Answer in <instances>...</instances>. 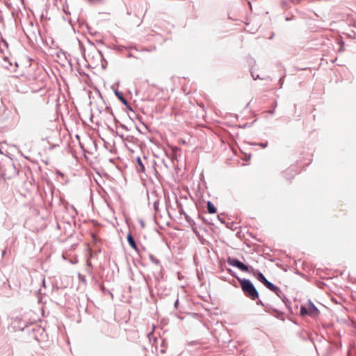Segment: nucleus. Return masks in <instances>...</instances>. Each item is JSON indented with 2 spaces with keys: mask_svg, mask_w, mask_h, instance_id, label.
Returning <instances> with one entry per match:
<instances>
[{
  "mask_svg": "<svg viewBox=\"0 0 356 356\" xmlns=\"http://www.w3.org/2000/svg\"><path fill=\"white\" fill-rule=\"evenodd\" d=\"M113 91H114L115 95L122 102V103L124 106H128V101H127L124 92L122 90H113Z\"/></svg>",
  "mask_w": 356,
  "mask_h": 356,
  "instance_id": "obj_8",
  "label": "nucleus"
},
{
  "mask_svg": "<svg viewBox=\"0 0 356 356\" xmlns=\"http://www.w3.org/2000/svg\"><path fill=\"white\" fill-rule=\"evenodd\" d=\"M184 216L185 217L186 220L189 224H191V225L195 224L194 221L191 218V217L186 213L184 212Z\"/></svg>",
  "mask_w": 356,
  "mask_h": 356,
  "instance_id": "obj_14",
  "label": "nucleus"
},
{
  "mask_svg": "<svg viewBox=\"0 0 356 356\" xmlns=\"http://www.w3.org/2000/svg\"><path fill=\"white\" fill-rule=\"evenodd\" d=\"M136 170L138 172H145V165L143 163L142 159L140 157H138L136 159Z\"/></svg>",
  "mask_w": 356,
  "mask_h": 356,
  "instance_id": "obj_9",
  "label": "nucleus"
},
{
  "mask_svg": "<svg viewBox=\"0 0 356 356\" xmlns=\"http://www.w3.org/2000/svg\"><path fill=\"white\" fill-rule=\"evenodd\" d=\"M78 276H79L80 281H81L83 283H86V277L84 275H81V273H79Z\"/></svg>",
  "mask_w": 356,
  "mask_h": 356,
  "instance_id": "obj_19",
  "label": "nucleus"
},
{
  "mask_svg": "<svg viewBox=\"0 0 356 356\" xmlns=\"http://www.w3.org/2000/svg\"><path fill=\"white\" fill-rule=\"evenodd\" d=\"M277 103L276 101H275L274 104H273V106H274L273 108H275L277 106Z\"/></svg>",
  "mask_w": 356,
  "mask_h": 356,
  "instance_id": "obj_29",
  "label": "nucleus"
},
{
  "mask_svg": "<svg viewBox=\"0 0 356 356\" xmlns=\"http://www.w3.org/2000/svg\"><path fill=\"white\" fill-rule=\"evenodd\" d=\"M264 309L267 312H270L271 311L275 313H280L279 311L276 309L273 308L270 305L266 304L264 306Z\"/></svg>",
  "mask_w": 356,
  "mask_h": 356,
  "instance_id": "obj_12",
  "label": "nucleus"
},
{
  "mask_svg": "<svg viewBox=\"0 0 356 356\" xmlns=\"http://www.w3.org/2000/svg\"><path fill=\"white\" fill-rule=\"evenodd\" d=\"M228 271H229V272L232 275H234L232 273V270L231 269H228Z\"/></svg>",
  "mask_w": 356,
  "mask_h": 356,
  "instance_id": "obj_30",
  "label": "nucleus"
},
{
  "mask_svg": "<svg viewBox=\"0 0 356 356\" xmlns=\"http://www.w3.org/2000/svg\"><path fill=\"white\" fill-rule=\"evenodd\" d=\"M92 95H95L99 99H101L103 102H104L103 97L100 92V90H88V97L91 99Z\"/></svg>",
  "mask_w": 356,
  "mask_h": 356,
  "instance_id": "obj_10",
  "label": "nucleus"
},
{
  "mask_svg": "<svg viewBox=\"0 0 356 356\" xmlns=\"http://www.w3.org/2000/svg\"><path fill=\"white\" fill-rule=\"evenodd\" d=\"M126 92H127V95L130 96V98L133 99V101L134 102H136L137 101L136 98H134L131 90H126Z\"/></svg>",
  "mask_w": 356,
  "mask_h": 356,
  "instance_id": "obj_18",
  "label": "nucleus"
},
{
  "mask_svg": "<svg viewBox=\"0 0 356 356\" xmlns=\"http://www.w3.org/2000/svg\"><path fill=\"white\" fill-rule=\"evenodd\" d=\"M199 218H200L205 224L213 225L208 220V219L205 218L204 216H199Z\"/></svg>",
  "mask_w": 356,
  "mask_h": 356,
  "instance_id": "obj_17",
  "label": "nucleus"
},
{
  "mask_svg": "<svg viewBox=\"0 0 356 356\" xmlns=\"http://www.w3.org/2000/svg\"><path fill=\"white\" fill-rule=\"evenodd\" d=\"M159 202V201H156L154 202V208L156 211L158 210Z\"/></svg>",
  "mask_w": 356,
  "mask_h": 356,
  "instance_id": "obj_22",
  "label": "nucleus"
},
{
  "mask_svg": "<svg viewBox=\"0 0 356 356\" xmlns=\"http://www.w3.org/2000/svg\"><path fill=\"white\" fill-rule=\"evenodd\" d=\"M307 308L308 312L309 313V316H316L319 313L318 309L311 300H309L308 302Z\"/></svg>",
  "mask_w": 356,
  "mask_h": 356,
  "instance_id": "obj_6",
  "label": "nucleus"
},
{
  "mask_svg": "<svg viewBox=\"0 0 356 356\" xmlns=\"http://www.w3.org/2000/svg\"><path fill=\"white\" fill-rule=\"evenodd\" d=\"M270 114L273 115L275 113V108H273L272 110H269L268 111Z\"/></svg>",
  "mask_w": 356,
  "mask_h": 356,
  "instance_id": "obj_26",
  "label": "nucleus"
},
{
  "mask_svg": "<svg viewBox=\"0 0 356 356\" xmlns=\"http://www.w3.org/2000/svg\"><path fill=\"white\" fill-rule=\"evenodd\" d=\"M218 219L220 221L221 223L222 224H225V218L221 217L220 215H218L217 216Z\"/></svg>",
  "mask_w": 356,
  "mask_h": 356,
  "instance_id": "obj_20",
  "label": "nucleus"
},
{
  "mask_svg": "<svg viewBox=\"0 0 356 356\" xmlns=\"http://www.w3.org/2000/svg\"><path fill=\"white\" fill-rule=\"evenodd\" d=\"M139 91H140V90H134V93H135V96H136V97H137V96H138V92H139Z\"/></svg>",
  "mask_w": 356,
  "mask_h": 356,
  "instance_id": "obj_28",
  "label": "nucleus"
},
{
  "mask_svg": "<svg viewBox=\"0 0 356 356\" xmlns=\"http://www.w3.org/2000/svg\"><path fill=\"white\" fill-rule=\"evenodd\" d=\"M127 241H128V243L129 244V245L136 251L138 253H139V250L137 247V245H136V243L133 237V236L131 235V233H129L127 234Z\"/></svg>",
  "mask_w": 356,
  "mask_h": 356,
  "instance_id": "obj_7",
  "label": "nucleus"
},
{
  "mask_svg": "<svg viewBox=\"0 0 356 356\" xmlns=\"http://www.w3.org/2000/svg\"><path fill=\"white\" fill-rule=\"evenodd\" d=\"M257 145H259L260 147H263V148H265V147H266L268 146V142L259 143Z\"/></svg>",
  "mask_w": 356,
  "mask_h": 356,
  "instance_id": "obj_21",
  "label": "nucleus"
},
{
  "mask_svg": "<svg viewBox=\"0 0 356 356\" xmlns=\"http://www.w3.org/2000/svg\"><path fill=\"white\" fill-rule=\"evenodd\" d=\"M207 206L208 212L209 213L213 214L216 212V208L211 202L208 201Z\"/></svg>",
  "mask_w": 356,
  "mask_h": 356,
  "instance_id": "obj_11",
  "label": "nucleus"
},
{
  "mask_svg": "<svg viewBox=\"0 0 356 356\" xmlns=\"http://www.w3.org/2000/svg\"><path fill=\"white\" fill-rule=\"evenodd\" d=\"M202 343L199 341H191L188 343V346L200 345Z\"/></svg>",
  "mask_w": 356,
  "mask_h": 356,
  "instance_id": "obj_16",
  "label": "nucleus"
},
{
  "mask_svg": "<svg viewBox=\"0 0 356 356\" xmlns=\"http://www.w3.org/2000/svg\"><path fill=\"white\" fill-rule=\"evenodd\" d=\"M300 312V314L302 316L309 315V313L308 312V308L306 307L305 306H301Z\"/></svg>",
  "mask_w": 356,
  "mask_h": 356,
  "instance_id": "obj_13",
  "label": "nucleus"
},
{
  "mask_svg": "<svg viewBox=\"0 0 356 356\" xmlns=\"http://www.w3.org/2000/svg\"><path fill=\"white\" fill-rule=\"evenodd\" d=\"M250 268L252 270L251 273L253 274V275L264 285L268 281L263 275V273L259 270H254L252 267H250Z\"/></svg>",
  "mask_w": 356,
  "mask_h": 356,
  "instance_id": "obj_5",
  "label": "nucleus"
},
{
  "mask_svg": "<svg viewBox=\"0 0 356 356\" xmlns=\"http://www.w3.org/2000/svg\"><path fill=\"white\" fill-rule=\"evenodd\" d=\"M264 286L271 291L274 292L280 298L282 299V296H284L280 289L272 282L268 281Z\"/></svg>",
  "mask_w": 356,
  "mask_h": 356,
  "instance_id": "obj_4",
  "label": "nucleus"
},
{
  "mask_svg": "<svg viewBox=\"0 0 356 356\" xmlns=\"http://www.w3.org/2000/svg\"><path fill=\"white\" fill-rule=\"evenodd\" d=\"M174 307L175 309H177L178 307H179V299L177 298V300H175V303H174Z\"/></svg>",
  "mask_w": 356,
  "mask_h": 356,
  "instance_id": "obj_23",
  "label": "nucleus"
},
{
  "mask_svg": "<svg viewBox=\"0 0 356 356\" xmlns=\"http://www.w3.org/2000/svg\"><path fill=\"white\" fill-rule=\"evenodd\" d=\"M227 261L229 265L238 268L243 272H250L249 269L251 266L245 265L236 258L228 257Z\"/></svg>",
  "mask_w": 356,
  "mask_h": 356,
  "instance_id": "obj_2",
  "label": "nucleus"
},
{
  "mask_svg": "<svg viewBox=\"0 0 356 356\" xmlns=\"http://www.w3.org/2000/svg\"><path fill=\"white\" fill-rule=\"evenodd\" d=\"M257 304L259 305H261L264 307V306L266 305V304H264L263 302L260 300H259V298L257 299Z\"/></svg>",
  "mask_w": 356,
  "mask_h": 356,
  "instance_id": "obj_24",
  "label": "nucleus"
},
{
  "mask_svg": "<svg viewBox=\"0 0 356 356\" xmlns=\"http://www.w3.org/2000/svg\"><path fill=\"white\" fill-rule=\"evenodd\" d=\"M149 257L152 263L155 264L156 265L159 264V263H160L159 260L158 259L155 258L152 254H149Z\"/></svg>",
  "mask_w": 356,
  "mask_h": 356,
  "instance_id": "obj_15",
  "label": "nucleus"
},
{
  "mask_svg": "<svg viewBox=\"0 0 356 356\" xmlns=\"http://www.w3.org/2000/svg\"><path fill=\"white\" fill-rule=\"evenodd\" d=\"M126 107H127L129 110H130V111H133V109H132V108H131V105H130L129 103H128V106H126Z\"/></svg>",
  "mask_w": 356,
  "mask_h": 356,
  "instance_id": "obj_27",
  "label": "nucleus"
},
{
  "mask_svg": "<svg viewBox=\"0 0 356 356\" xmlns=\"http://www.w3.org/2000/svg\"><path fill=\"white\" fill-rule=\"evenodd\" d=\"M235 277L240 283L241 289L245 296L252 300H255L259 298V292L250 280L245 278L242 279L236 276Z\"/></svg>",
  "mask_w": 356,
  "mask_h": 356,
  "instance_id": "obj_1",
  "label": "nucleus"
},
{
  "mask_svg": "<svg viewBox=\"0 0 356 356\" xmlns=\"http://www.w3.org/2000/svg\"><path fill=\"white\" fill-rule=\"evenodd\" d=\"M1 65L3 67L8 69V70L13 71V72H15L16 69L17 67V63L16 62H15L13 64V62L11 60H10V59L7 57H5L3 59Z\"/></svg>",
  "mask_w": 356,
  "mask_h": 356,
  "instance_id": "obj_3",
  "label": "nucleus"
},
{
  "mask_svg": "<svg viewBox=\"0 0 356 356\" xmlns=\"http://www.w3.org/2000/svg\"><path fill=\"white\" fill-rule=\"evenodd\" d=\"M178 207H179V211L180 214H183V215H184V209H183V208H182L181 205L178 206Z\"/></svg>",
  "mask_w": 356,
  "mask_h": 356,
  "instance_id": "obj_25",
  "label": "nucleus"
}]
</instances>
